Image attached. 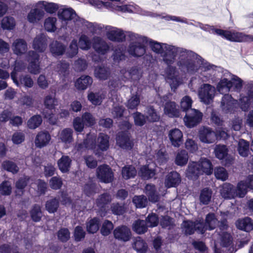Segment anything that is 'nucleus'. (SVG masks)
Segmentation results:
<instances>
[{
    "instance_id": "64",
    "label": "nucleus",
    "mask_w": 253,
    "mask_h": 253,
    "mask_svg": "<svg viewBox=\"0 0 253 253\" xmlns=\"http://www.w3.org/2000/svg\"><path fill=\"white\" fill-rule=\"evenodd\" d=\"M88 100L94 105H99L102 102L103 98L99 92H90L87 95Z\"/></svg>"
},
{
    "instance_id": "22",
    "label": "nucleus",
    "mask_w": 253,
    "mask_h": 253,
    "mask_svg": "<svg viewBox=\"0 0 253 253\" xmlns=\"http://www.w3.org/2000/svg\"><path fill=\"white\" fill-rule=\"evenodd\" d=\"M181 176L176 171L169 172L165 179V185L168 188L176 187L181 182Z\"/></svg>"
},
{
    "instance_id": "10",
    "label": "nucleus",
    "mask_w": 253,
    "mask_h": 253,
    "mask_svg": "<svg viewBox=\"0 0 253 253\" xmlns=\"http://www.w3.org/2000/svg\"><path fill=\"white\" fill-rule=\"evenodd\" d=\"M215 92V88L210 84H204L199 92V96L202 101L209 104L212 100Z\"/></svg>"
},
{
    "instance_id": "35",
    "label": "nucleus",
    "mask_w": 253,
    "mask_h": 253,
    "mask_svg": "<svg viewBox=\"0 0 253 253\" xmlns=\"http://www.w3.org/2000/svg\"><path fill=\"white\" fill-rule=\"evenodd\" d=\"M76 15L75 11L72 8L61 9L58 12V18L65 21L73 19Z\"/></svg>"
},
{
    "instance_id": "24",
    "label": "nucleus",
    "mask_w": 253,
    "mask_h": 253,
    "mask_svg": "<svg viewBox=\"0 0 253 253\" xmlns=\"http://www.w3.org/2000/svg\"><path fill=\"white\" fill-rule=\"evenodd\" d=\"M51 139L50 134L47 131H40L37 134L35 139L36 146L42 148L47 145Z\"/></svg>"
},
{
    "instance_id": "33",
    "label": "nucleus",
    "mask_w": 253,
    "mask_h": 253,
    "mask_svg": "<svg viewBox=\"0 0 253 253\" xmlns=\"http://www.w3.org/2000/svg\"><path fill=\"white\" fill-rule=\"evenodd\" d=\"M200 169L202 170L203 174L209 175L212 174L213 172V166L211 161L206 158H201L199 163Z\"/></svg>"
},
{
    "instance_id": "19",
    "label": "nucleus",
    "mask_w": 253,
    "mask_h": 253,
    "mask_svg": "<svg viewBox=\"0 0 253 253\" xmlns=\"http://www.w3.org/2000/svg\"><path fill=\"white\" fill-rule=\"evenodd\" d=\"M228 152V148L225 145H216L214 153L216 158L219 160H225V166H229L232 164L233 160L232 159L226 158L227 156Z\"/></svg>"
},
{
    "instance_id": "58",
    "label": "nucleus",
    "mask_w": 253,
    "mask_h": 253,
    "mask_svg": "<svg viewBox=\"0 0 253 253\" xmlns=\"http://www.w3.org/2000/svg\"><path fill=\"white\" fill-rule=\"evenodd\" d=\"M110 210L112 214L115 215H122L126 212L124 205L118 202L112 203L111 205Z\"/></svg>"
},
{
    "instance_id": "16",
    "label": "nucleus",
    "mask_w": 253,
    "mask_h": 253,
    "mask_svg": "<svg viewBox=\"0 0 253 253\" xmlns=\"http://www.w3.org/2000/svg\"><path fill=\"white\" fill-rule=\"evenodd\" d=\"M117 143L122 149L131 150L133 147V143L130 140L127 132L122 131L117 137Z\"/></svg>"
},
{
    "instance_id": "42",
    "label": "nucleus",
    "mask_w": 253,
    "mask_h": 253,
    "mask_svg": "<svg viewBox=\"0 0 253 253\" xmlns=\"http://www.w3.org/2000/svg\"><path fill=\"white\" fill-rule=\"evenodd\" d=\"M248 184L244 180L240 181L236 187H235V192L236 193V197L243 198L247 194L248 192Z\"/></svg>"
},
{
    "instance_id": "27",
    "label": "nucleus",
    "mask_w": 253,
    "mask_h": 253,
    "mask_svg": "<svg viewBox=\"0 0 253 253\" xmlns=\"http://www.w3.org/2000/svg\"><path fill=\"white\" fill-rule=\"evenodd\" d=\"M47 40L43 34L38 35L33 41V48L39 52H43L47 46Z\"/></svg>"
},
{
    "instance_id": "9",
    "label": "nucleus",
    "mask_w": 253,
    "mask_h": 253,
    "mask_svg": "<svg viewBox=\"0 0 253 253\" xmlns=\"http://www.w3.org/2000/svg\"><path fill=\"white\" fill-rule=\"evenodd\" d=\"M114 238L120 242H126L129 241L132 236L131 231L126 225H120L113 230Z\"/></svg>"
},
{
    "instance_id": "28",
    "label": "nucleus",
    "mask_w": 253,
    "mask_h": 253,
    "mask_svg": "<svg viewBox=\"0 0 253 253\" xmlns=\"http://www.w3.org/2000/svg\"><path fill=\"white\" fill-rule=\"evenodd\" d=\"M50 51L54 56H61L64 54L66 46L62 42L55 41L49 45Z\"/></svg>"
},
{
    "instance_id": "4",
    "label": "nucleus",
    "mask_w": 253,
    "mask_h": 253,
    "mask_svg": "<svg viewBox=\"0 0 253 253\" xmlns=\"http://www.w3.org/2000/svg\"><path fill=\"white\" fill-rule=\"evenodd\" d=\"M26 60L28 62V69L33 74H38L41 72L40 55L35 51L30 50L27 54Z\"/></svg>"
},
{
    "instance_id": "36",
    "label": "nucleus",
    "mask_w": 253,
    "mask_h": 253,
    "mask_svg": "<svg viewBox=\"0 0 253 253\" xmlns=\"http://www.w3.org/2000/svg\"><path fill=\"white\" fill-rule=\"evenodd\" d=\"M212 194V190L208 188H204L201 190L199 200L201 204L203 205H208L211 201Z\"/></svg>"
},
{
    "instance_id": "7",
    "label": "nucleus",
    "mask_w": 253,
    "mask_h": 253,
    "mask_svg": "<svg viewBox=\"0 0 253 253\" xmlns=\"http://www.w3.org/2000/svg\"><path fill=\"white\" fill-rule=\"evenodd\" d=\"M97 178L101 182L108 183L114 179V173L111 168L107 165L99 166L96 170Z\"/></svg>"
},
{
    "instance_id": "56",
    "label": "nucleus",
    "mask_w": 253,
    "mask_h": 253,
    "mask_svg": "<svg viewBox=\"0 0 253 253\" xmlns=\"http://www.w3.org/2000/svg\"><path fill=\"white\" fill-rule=\"evenodd\" d=\"M43 104L45 108L52 111L55 109V106L57 105V101L55 97L47 95L44 98Z\"/></svg>"
},
{
    "instance_id": "44",
    "label": "nucleus",
    "mask_w": 253,
    "mask_h": 253,
    "mask_svg": "<svg viewBox=\"0 0 253 253\" xmlns=\"http://www.w3.org/2000/svg\"><path fill=\"white\" fill-rule=\"evenodd\" d=\"M133 248L138 253H146L148 246L146 242L142 238L137 237L134 241Z\"/></svg>"
},
{
    "instance_id": "23",
    "label": "nucleus",
    "mask_w": 253,
    "mask_h": 253,
    "mask_svg": "<svg viewBox=\"0 0 253 253\" xmlns=\"http://www.w3.org/2000/svg\"><path fill=\"white\" fill-rule=\"evenodd\" d=\"M93 82L91 77L88 75H82L75 83V86L79 90H84L90 86Z\"/></svg>"
},
{
    "instance_id": "13",
    "label": "nucleus",
    "mask_w": 253,
    "mask_h": 253,
    "mask_svg": "<svg viewBox=\"0 0 253 253\" xmlns=\"http://www.w3.org/2000/svg\"><path fill=\"white\" fill-rule=\"evenodd\" d=\"M202 170L198 162H193L189 163L186 170V177L190 180H196L202 175Z\"/></svg>"
},
{
    "instance_id": "2",
    "label": "nucleus",
    "mask_w": 253,
    "mask_h": 253,
    "mask_svg": "<svg viewBox=\"0 0 253 253\" xmlns=\"http://www.w3.org/2000/svg\"><path fill=\"white\" fill-rule=\"evenodd\" d=\"M216 35L221 36L222 38L234 42H253V36L246 35L242 33L234 32L230 31L225 30L221 29L216 30Z\"/></svg>"
},
{
    "instance_id": "63",
    "label": "nucleus",
    "mask_w": 253,
    "mask_h": 253,
    "mask_svg": "<svg viewBox=\"0 0 253 253\" xmlns=\"http://www.w3.org/2000/svg\"><path fill=\"white\" fill-rule=\"evenodd\" d=\"M242 106L248 109L250 105H253V90H249L247 95L242 97L240 99Z\"/></svg>"
},
{
    "instance_id": "8",
    "label": "nucleus",
    "mask_w": 253,
    "mask_h": 253,
    "mask_svg": "<svg viewBox=\"0 0 253 253\" xmlns=\"http://www.w3.org/2000/svg\"><path fill=\"white\" fill-rule=\"evenodd\" d=\"M142 41L131 42L128 46L127 51L131 56L138 58L143 56L146 52V46Z\"/></svg>"
},
{
    "instance_id": "60",
    "label": "nucleus",
    "mask_w": 253,
    "mask_h": 253,
    "mask_svg": "<svg viewBox=\"0 0 253 253\" xmlns=\"http://www.w3.org/2000/svg\"><path fill=\"white\" fill-rule=\"evenodd\" d=\"M132 203L137 208H143L147 205V198L144 195L134 196Z\"/></svg>"
},
{
    "instance_id": "25",
    "label": "nucleus",
    "mask_w": 253,
    "mask_h": 253,
    "mask_svg": "<svg viewBox=\"0 0 253 253\" xmlns=\"http://www.w3.org/2000/svg\"><path fill=\"white\" fill-rule=\"evenodd\" d=\"M220 194L223 198L226 199H232L236 198L235 187L229 183H225L220 189Z\"/></svg>"
},
{
    "instance_id": "32",
    "label": "nucleus",
    "mask_w": 253,
    "mask_h": 253,
    "mask_svg": "<svg viewBox=\"0 0 253 253\" xmlns=\"http://www.w3.org/2000/svg\"><path fill=\"white\" fill-rule=\"evenodd\" d=\"M145 194L149 201L156 203L159 200V196L157 194L156 188L155 185L147 184L145 187Z\"/></svg>"
},
{
    "instance_id": "53",
    "label": "nucleus",
    "mask_w": 253,
    "mask_h": 253,
    "mask_svg": "<svg viewBox=\"0 0 253 253\" xmlns=\"http://www.w3.org/2000/svg\"><path fill=\"white\" fill-rule=\"evenodd\" d=\"M95 77L100 80H106L110 76V72L107 68L99 66L94 71Z\"/></svg>"
},
{
    "instance_id": "30",
    "label": "nucleus",
    "mask_w": 253,
    "mask_h": 253,
    "mask_svg": "<svg viewBox=\"0 0 253 253\" xmlns=\"http://www.w3.org/2000/svg\"><path fill=\"white\" fill-rule=\"evenodd\" d=\"M44 12L42 9L38 8L32 9L27 15V20L31 23H35L41 20L43 17Z\"/></svg>"
},
{
    "instance_id": "49",
    "label": "nucleus",
    "mask_w": 253,
    "mask_h": 253,
    "mask_svg": "<svg viewBox=\"0 0 253 253\" xmlns=\"http://www.w3.org/2000/svg\"><path fill=\"white\" fill-rule=\"evenodd\" d=\"M146 119L151 123L158 122L159 121L160 116L154 106H150L147 108Z\"/></svg>"
},
{
    "instance_id": "48",
    "label": "nucleus",
    "mask_w": 253,
    "mask_h": 253,
    "mask_svg": "<svg viewBox=\"0 0 253 253\" xmlns=\"http://www.w3.org/2000/svg\"><path fill=\"white\" fill-rule=\"evenodd\" d=\"M188 160V155L185 150H180L176 155L175 163L177 166H183L186 165Z\"/></svg>"
},
{
    "instance_id": "20",
    "label": "nucleus",
    "mask_w": 253,
    "mask_h": 253,
    "mask_svg": "<svg viewBox=\"0 0 253 253\" xmlns=\"http://www.w3.org/2000/svg\"><path fill=\"white\" fill-rule=\"evenodd\" d=\"M235 225L237 229L246 232L253 230V219L249 216L238 219Z\"/></svg>"
},
{
    "instance_id": "6",
    "label": "nucleus",
    "mask_w": 253,
    "mask_h": 253,
    "mask_svg": "<svg viewBox=\"0 0 253 253\" xmlns=\"http://www.w3.org/2000/svg\"><path fill=\"white\" fill-rule=\"evenodd\" d=\"M112 198L108 193H104L98 196L96 200V204L99 209V213L101 217L105 216L108 212V204L111 202Z\"/></svg>"
},
{
    "instance_id": "37",
    "label": "nucleus",
    "mask_w": 253,
    "mask_h": 253,
    "mask_svg": "<svg viewBox=\"0 0 253 253\" xmlns=\"http://www.w3.org/2000/svg\"><path fill=\"white\" fill-rule=\"evenodd\" d=\"M237 151L241 156L248 157L250 153L249 142L243 139H240L238 144Z\"/></svg>"
},
{
    "instance_id": "41",
    "label": "nucleus",
    "mask_w": 253,
    "mask_h": 253,
    "mask_svg": "<svg viewBox=\"0 0 253 253\" xmlns=\"http://www.w3.org/2000/svg\"><path fill=\"white\" fill-rule=\"evenodd\" d=\"M30 214L31 219L34 222H40L42 216L41 206L38 204H34L30 211Z\"/></svg>"
},
{
    "instance_id": "1",
    "label": "nucleus",
    "mask_w": 253,
    "mask_h": 253,
    "mask_svg": "<svg viewBox=\"0 0 253 253\" xmlns=\"http://www.w3.org/2000/svg\"><path fill=\"white\" fill-rule=\"evenodd\" d=\"M196 61L198 63L201 62L202 64L204 59L192 50L182 48L180 52V56H179V60L177 65L181 71L193 75L199 69V67L196 63Z\"/></svg>"
},
{
    "instance_id": "59",
    "label": "nucleus",
    "mask_w": 253,
    "mask_h": 253,
    "mask_svg": "<svg viewBox=\"0 0 253 253\" xmlns=\"http://www.w3.org/2000/svg\"><path fill=\"white\" fill-rule=\"evenodd\" d=\"M58 239L62 243L67 242L70 238V232L67 228H61L57 233Z\"/></svg>"
},
{
    "instance_id": "62",
    "label": "nucleus",
    "mask_w": 253,
    "mask_h": 253,
    "mask_svg": "<svg viewBox=\"0 0 253 253\" xmlns=\"http://www.w3.org/2000/svg\"><path fill=\"white\" fill-rule=\"evenodd\" d=\"M193 100L191 97L188 95L184 96L180 102V107L182 111L185 113L187 112L189 110L192 109L191 108Z\"/></svg>"
},
{
    "instance_id": "45",
    "label": "nucleus",
    "mask_w": 253,
    "mask_h": 253,
    "mask_svg": "<svg viewBox=\"0 0 253 253\" xmlns=\"http://www.w3.org/2000/svg\"><path fill=\"white\" fill-rule=\"evenodd\" d=\"M136 173L135 168L132 165L125 166L122 169V177L126 180L134 178Z\"/></svg>"
},
{
    "instance_id": "26",
    "label": "nucleus",
    "mask_w": 253,
    "mask_h": 253,
    "mask_svg": "<svg viewBox=\"0 0 253 253\" xmlns=\"http://www.w3.org/2000/svg\"><path fill=\"white\" fill-rule=\"evenodd\" d=\"M27 49V44L26 41L22 39H16L12 44L13 53L17 55L24 54Z\"/></svg>"
},
{
    "instance_id": "52",
    "label": "nucleus",
    "mask_w": 253,
    "mask_h": 253,
    "mask_svg": "<svg viewBox=\"0 0 253 253\" xmlns=\"http://www.w3.org/2000/svg\"><path fill=\"white\" fill-rule=\"evenodd\" d=\"M139 174L142 178L149 179L155 175V170L149 169L148 165H145L140 169Z\"/></svg>"
},
{
    "instance_id": "15",
    "label": "nucleus",
    "mask_w": 253,
    "mask_h": 253,
    "mask_svg": "<svg viewBox=\"0 0 253 253\" xmlns=\"http://www.w3.org/2000/svg\"><path fill=\"white\" fill-rule=\"evenodd\" d=\"M168 136L171 145L175 147H179L183 143V133L178 128L170 129Z\"/></svg>"
},
{
    "instance_id": "18",
    "label": "nucleus",
    "mask_w": 253,
    "mask_h": 253,
    "mask_svg": "<svg viewBox=\"0 0 253 253\" xmlns=\"http://www.w3.org/2000/svg\"><path fill=\"white\" fill-rule=\"evenodd\" d=\"M166 71L168 79L171 82V87L177 88L180 84V81L179 72L176 68L171 65H168Z\"/></svg>"
},
{
    "instance_id": "55",
    "label": "nucleus",
    "mask_w": 253,
    "mask_h": 253,
    "mask_svg": "<svg viewBox=\"0 0 253 253\" xmlns=\"http://www.w3.org/2000/svg\"><path fill=\"white\" fill-rule=\"evenodd\" d=\"M114 228V224L112 222L106 219L102 223L100 229V233L104 236L110 235Z\"/></svg>"
},
{
    "instance_id": "34",
    "label": "nucleus",
    "mask_w": 253,
    "mask_h": 253,
    "mask_svg": "<svg viewBox=\"0 0 253 253\" xmlns=\"http://www.w3.org/2000/svg\"><path fill=\"white\" fill-rule=\"evenodd\" d=\"M109 136L104 133H100L97 138L98 149L102 151H107L109 147Z\"/></svg>"
},
{
    "instance_id": "57",
    "label": "nucleus",
    "mask_w": 253,
    "mask_h": 253,
    "mask_svg": "<svg viewBox=\"0 0 253 253\" xmlns=\"http://www.w3.org/2000/svg\"><path fill=\"white\" fill-rule=\"evenodd\" d=\"M160 224L163 228L171 229L174 224V220L169 215L162 216L160 221Z\"/></svg>"
},
{
    "instance_id": "31",
    "label": "nucleus",
    "mask_w": 253,
    "mask_h": 253,
    "mask_svg": "<svg viewBox=\"0 0 253 253\" xmlns=\"http://www.w3.org/2000/svg\"><path fill=\"white\" fill-rule=\"evenodd\" d=\"M100 225V219L98 217H94L86 222V231L89 234L96 233L99 229Z\"/></svg>"
},
{
    "instance_id": "17",
    "label": "nucleus",
    "mask_w": 253,
    "mask_h": 253,
    "mask_svg": "<svg viewBox=\"0 0 253 253\" xmlns=\"http://www.w3.org/2000/svg\"><path fill=\"white\" fill-rule=\"evenodd\" d=\"M92 47L97 53L103 55L107 53L110 49L107 43L99 37L93 38Z\"/></svg>"
},
{
    "instance_id": "14",
    "label": "nucleus",
    "mask_w": 253,
    "mask_h": 253,
    "mask_svg": "<svg viewBox=\"0 0 253 253\" xmlns=\"http://www.w3.org/2000/svg\"><path fill=\"white\" fill-rule=\"evenodd\" d=\"M14 74H10L11 79L14 83L18 87L23 86L27 88H31L33 86L34 82L31 76L29 75H21L18 79L14 77Z\"/></svg>"
},
{
    "instance_id": "12",
    "label": "nucleus",
    "mask_w": 253,
    "mask_h": 253,
    "mask_svg": "<svg viewBox=\"0 0 253 253\" xmlns=\"http://www.w3.org/2000/svg\"><path fill=\"white\" fill-rule=\"evenodd\" d=\"M108 40L112 42H122L126 41V36L124 31L121 29L112 27L106 32Z\"/></svg>"
},
{
    "instance_id": "3",
    "label": "nucleus",
    "mask_w": 253,
    "mask_h": 253,
    "mask_svg": "<svg viewBox=\"0 0 253 253\" xmlns=\"http://www.w3.org/2000/svg\"><path fill=\"white\" fill-rule=\"evenodd\" d=\"M203 114L199 110L191 109L186 113L184 117L185 126L188 128L194 127L198 125L203 119Z\"/></svg>"
},
{
    "instance_id": "46",
    "label": "nucleus",
    "mask_w": 253,
    "mask_h": 253,
    "mask_svg": "<svg viewBox=\"0 0 253 253\" xmlns=\"http://www.w3.org/2000/svg\"><path fill=\"white\" fill-rule=\"evenodd\" d=\"M196 222L190 220H186L183 221L181 224V228L184 232L185 234L191 235L196 231Z\"/></svg>"
},
{
    "instance_id": "50",
    "label": "nucleus",
    "mask_w": 253,
    "mask_h": 253,
    "mask_svg": "<svg viewBox=\"0 0 253 253\" xmlns=\"http://www.w3.org/2000/svg\"><path fill=\"white\" fill-rule=\"evenodd\" d=\"M42 121V120L41 115H34L28 120L27 126L30 129H36L41 125Z\"/></svg>"
},
{
    "instance_id": "43",
    "label": "nucleus",
    "mask_w": 253,
    "mask_h": 253,
    "mask_svg": "<svg viewBox=\"0 0 253 253\" xmlns=\"http://www.w3.org/2000/svg\"><path fill=\"white\" fill-rule=\"evenodd\" d=\"M217 222V219L215 214L213 212H210L206 216L205 223L209 231L215 229Z\"/></svg>"
},
{
    "instance_id": "11",
    "label": "nucleus",
    "mask_w": 253,
    "mask_h": 253,
    "mask_svg": "<svg viewBox=\"0 0 253 253\" xmlns=\"http://www.w3.org/2000/svg\"><path fill=\"white\" fill-rule=\"evenodd\" d=\"M199 137L200 141L205 143H212L216 140V134L212 128L203 126L199 130Z\"/></svg>"
},
{
    "instance_id": "38",
    "label": "nucleus",
    "mask_w": 253,
    "mask_h": 253,
    "mask_svg": "<svg viewBox=\"0 0 253 253\" xmlns=\"http://www.w3.org/2000/svg\"><path fill=\"white\" fill-rule=\"evenodd\" d=\"M60 205L59 200L56 197H54L48 200L45 204V208L49 213L56 212Z\"/></svg>"
},
{
    "instance_id": "39",
    "label": "nucleus",
    "mask_w": 253,
    "mask_h": 253,
    "mask_svg": "<svg viewBox=\"0 0 253 253\" xmlns=\"http://www.w3.org/2000/svg\"><path fill=\"white\" fill-rule=\"evenodd\" d=\"M164 112L169 117H178L179 112L176 108V103L174 102L169 101L166 103L164 106Z\"/></svg>"
},
{
    "instance_id": "47",
    "label": "nucleus",
    "mask_w": 253,
    "mask_h": 253,
    "mask_svg": "<svg viewBox=\"0 0 253 253\" xmlns=\"http://www.w3.org/2000/svg\"><path fill=\"white\" fill-rule=\"evenodd\" d=\"M41 9L43 8L48 13L53 14L55 13L58 9V5L52 2H46L44 1H39L38 3Z\"/></svg>"
},
{
    "instance_id": "5",
    "label": "nucleus",
    "mask_w": 253,
    "mask_h": 253,
    "mask_svg": "<svg viewBox=\"0 0 253 253\" xmlns=\"http://www.w3.org/2000/svg\"><path fill=\"white\" fill-rule=\"evenodd\" d=\"M164 53L161 54L163 57V60L168 65L172 64L175 61L177 53L180 56V52L182 48L176 47L174 46L164 44Z\"/></svg>"
},
{
    "instance_id": "21",
    "label": "nucleus",
    "mask_w": 253,
    "mask_h": 253,
    "mask_svg": "<svg viewBox=\"0 0 253 253\" xmlns=\"http://www.w3.org/2000/svg\"><path fill=\"white\" fill-rule=\"evenodd\" d=\"M143 43L149 44L151 50L158 54H162L164 53V46L166 43H162L155 41L146 37L142 36L140 38Z\"/></svg>"
},
{
    "instance_id": "29",
    "label": "nucleus",
    "mask_w": 253,
    "mask_h": 253,
    "mask_svg": "<svg viewBox=\"0 0 253 253\" xmlns=\"http://www.w3.org/2000/svg\"><path fill=\"white\" fill-rule=\"evenodd\" d=\"M72 164V160L68 156L63 155L57 161L59 169L62 173L68 172Z\"/></svg>"
},
{
    "instance_id": "40",
    "label": "nucleus",
    "mask_w": 253,
    "mask_h": 253,
    "mask_svg": "<svg viewBox=\"0 0 253 253\" xmlns=\"http://www.w3.org/2000/svg\"><path fill=\"white\" fill-rule=\"evenodd\" d=\"M149 227L145 220L137 219L134 221L132 225V228L134 232L138 234L146 233Z\"/></svg>"
},
{
    "instance_id": "51",
    "label": "nucleus",
    "mask_w": 253,
    "mask_h": 253,
    "mask_svg": "<svg viewBox=\"0 0 253 253\" xmlns=\"http://www.w3.org/2000/svg\"><path fill=\"white\" fill-rule=\"evenodd\" d=\"M73 130L70 128L63 129L60 135V138L62 142L65 143H70L73 140Z\"/></svg>"
},
{
    "instance_id": "54",
    "label": "nucleus",
    "mask_w": 253,
    "mask_h": 253,
    "mask_svg": "<svg viewBox=\"0 0 253 253\" xmlns=\"http://www.w3.org/2000/svg\"><path fill=\"white\" fill-rule=\"evenodd\" d=\"M96 184L92 181H89L84 185L83 191L86 196L90 197L96 193Z\"/></svg>"
},
{
    "instance_id": "61",
    "label": "nucleus",
    "mask_w": 253,
    "mask_h": 253,
    "mask_svg": "<svg viewBox=\"0 0 253 253\" xmlns=\"http://www.w3.org/2000/svg\"><path fill=\"white\" fill-rule=\"evenodd\" d=\"M145 221L149 227H155L157 226L159 224V217L156 213L152 212L148 215Z\"/></svg>"
}]
</instances>
